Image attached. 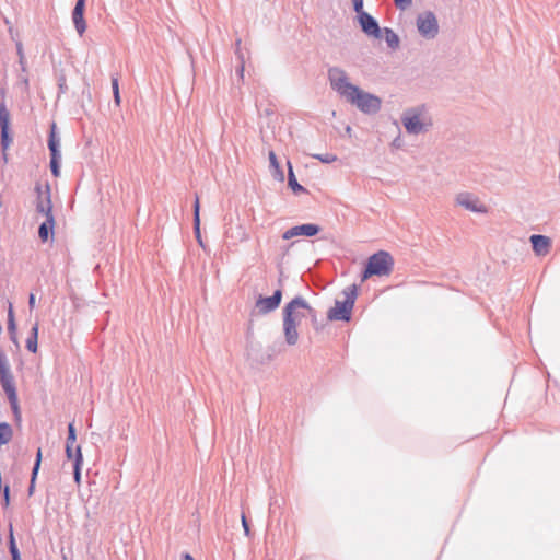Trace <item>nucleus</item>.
<instances>
[{"instance_id":"1","label":"nucleus","mask_w":560,"mask_h":560,"mask_svg":"<svg viewBox=\"0 0 560 560\" xmlns=\"http://www.w3.org/2000/svg\"><path fill=\"white\" fill-rule=\"evenodd\" d=\"M401 122L406 131L410 135L425 132L432 126V120L427 115V110L423 105L406 109L401 116Z\"/></svg>"},{"instance_id":"2","label":"nucleus","mask_w":560,"mask_h":560,"mask_svg":"<svg viewBox=\"0 0 560 560\" xmlns=\"http://www.w3.org/2000/svg\"><path fill=\"white\" fill-rule=\"evenodd\" d=\"M394 268V258L388 252L378 250L368 259L365 269L362 273V281L372 276H389Z\"/></svg>"},{"instance_id":"3","label":"nucleus","mask_w":560,"mask_h":560,"mask_svg":"<svg viewBox=\"0 0 560 560\" xmlns=\"http://www.w3.org/2000/svg\"><path fill=\"white\" fill-rule=\"evenodd\" d=\"M358 294L355 284L349 285L342 291L343 300H336L335 306L331 307L327 317L329 320H343L348 322L351 318V312Z\"/></svg>"},{"instance_id":"4","label":"nucleus","mask_w":560,"mask_h":560,"mask_svg":"<svg viewBox=\"0 0 560 560\" xmlns=\"http://www.w3.org/2000/svg\"><path fill=\"white\" fill-rule=\"evenodd\" d=\"M347 102H349L351 105L357 106V108L360 112L366 115L376 114L382 106V101L378 96L365 92L361 90L359 86L357 88V92H353Z\"/></svg>"},{"instance_id":"5","label":"nucleus","mask_w":560,"mask_h":560,"mask_svg":"<svg viewBox=\"0 0 560 560\" xmlns=\"http://www.w3.org/2000/svg\"><path fill=\"white\" fill-rule=\"evenodd\" d=\"M328 80L331 89L346 101H348L353 92H357L358 86L350 83L346 71L339 67L328 69Z\"/></svg>"},{"instance_id":"6","label":"nucleus","mask_w":560,"mask_h":560,"mask_svg":"<svg viewBox=\"0 0 560 560\" xmlns=\"http://www.w3.org/2000/svg\"><path fill=\"white\" fill-rule=\"evenodd\" d=\"M289 317L293 324L299 325L307 316L316 318L315 310L302 296H295L283 307V318Z\"/></svg>"},{"instance_id":"7","label":"nucleus","mask_w":560,"mask_h":560,"mask_svg":"<svg viewBox=\"0 0 560 560\" xmlns=\"http://www.w3.org/2000/svg\"><path fill=\"white\" fill-rule=\"evenodd\" d=\"M417 30L419 34L427 39H433L439 34V23L435 14L425 11L417 16Z\"/></svg>"},{"instance_id":"8","label":"nucleus","mask_w":560,"mask_h":560,"mask_svg":"<svg viewBox=\"0 0 560 560\" xmlns=\"http://www.w3.org/2000/svg\"><path fill=\"white\" fill-rule=\"evenodd\" d=\"M0 383L8 398H14L16 394L14 377L11 373L8 357L0 347Z\"/></svg>"},{"instance_id":"9","label":"nucleus","mask_w":560,"mask_h":560,"mask_svg":"<svg viewBox=\"0 0 560 560\" xmlns=\"http://www.w3.org/2000/svg\"><path fill=\"white\" fill-rule=\"evenodd\" d=\"M35 189L37 192L36 211L45 215L46 219H55L52 214V205L50 199L49 186L47 185L45 190H43L42 187L37 185Z\"/></svg>"},{"instance_id":"10","label":"nucleus","mask_w":560,"mask_h":560,"mask_svg":"<svg viewBox=\"0 0 560 560\" xmlns=\"http://www.w3.org/2000/svg\"><path fill=\"white\" fill-rule=\"evenodd\" d=\"M456 205L475 213H485L487 208L479 199L470 192H459L455 198Z\"/></svg>"},{"instance_id":"11","label":"nucleus","mask_w":560,"mask_h":560,"mask_svg":"<svg viewBox=\"0 0 560 560\" xmlns=\"http://www.w3.org/2000/svg\"><path fill=\"white\" fill-rule=\"evenodd\" d=\"M282 291L280 289L276 290L271 296L264 298L259 296L256 301L255 307L259 314H268L276 308L281 303Z\"/></svg>"},{"instance_id":"12","label":"nucleus","mask_w":560,"mask_h":560,"mask_svg":"<svg viewBox=\"0 0 560 560\" xmlns=\"http://www.w3.org/2000/svg\"><path fill=\"white\" fill-rule=\"evenodd\" d=\"M9 124H10V113L4 103L0 104V130H1V147L2 150H7L11 142L12 138L9 133Z\"/></svg>"},{"instance_id":"13","label":"nucleus","mask_w":560,"mask_h":560,"mask_svg":"<svg viewBox=\"0 0 560 560\" xmlns=\"http://www.w3.org/2000/svg\"><path fill=\"white\" fill-rule=\"evenodd\" d=\"M358 22L364 34L374 38L381 37L382 30L377 21L371 14L362 13L360 16H358Z\"/></svg>"},{"instance_id":"14","label":"nucleus","mask_w":560,"mask_h":560,"mask_svg":"<svg viewBox=\"0 0 560 560\" xmlns=\"http://www.w3.org/2000/svg\"><path fill=\"white\" fill-rule=\"evenodd\" d=\"M320 228L317 224L305 223L301 225H295L287 230L282 234L283 240H291L295 236H314L319 232Z\"/></svg>"},{"instance_id":"15","label":"nucleus","mask_w":560,"mask_h":560,"mask_svg":"<svg viewBox=\"0 0 560 560\" xmlns=\"http://www.w3.org/2000/svg\"><path fill=\"white\" fill-rule=\"evenodd\" d=\"M84 7H85V0H77L74 9L72 11V21H73L74 27L80 36H82L86 30V23H85L84 16H83Z\"/></svg>"},{"instance_id":"16","label":"nucleus","mask_w":560,"mask_h":560,"mask_svg":"<svg viewBox=\"0 0 560 560\" xmlns=\"http://www.w3.org/2000/svg\"><path fill=\"white\" fill-rule=\"evenodd\" d=\"M283 334L285 342L289 346L296 345L299 340L298 325L293 324L292 319L288 316L283 318Z\"/></svg>"},{"instance_id":"17","label":"nucleus","mask_w":560,"mask_h":560,"mask_svg":"<svg viewBox=\"0 0 560 560\" xmlns=\"http://www.w3.org/2000/svg\"><path fill=\"white\" fill-rule=\"evenodd\" d=\"M530 243L537 255H546L550 246V238L545 235L534 234L530 236Z\"/></svg>"},{"instance_id":"18","label":"nucleus","mask_w":560,"mask_h":560,"mask_svg":"<svg viewBox=\"0 0 560 560\" xmlns=\"http://www.w3.org/2000/svg\"><path fill=\"white\" fill-rule=\"evenodd\" d=\"M268 158L273 178L279 182H283L284 173L280 167L276 153L273 151H269Z\"/></svg>"},{"instance_id":"19","label":"nucleus","mask_w":560,"mask_h":560,"mask_svg":"<svg viewBox=\"0 0 560 560\" xmlns=\"http://www.w3.org/2000/svg\"><path fill=\"white\" fill-rule=\"evenodd\" d=\"M55 129H56V125L52 124L51 131H50L49 139H48V148L50 151V156H61L60 149H59L60 140L57 137Z\"/></svg>"},{"instance_id":"20","label":"nucleus","mask_w":560,"mask_h":560,"mask_svg":"<svg viewBox=\"0 0 560 560\" xmlns=\"http://www.w3.org/2000/svg\"><path fill=\"white\" fill-rule=\"evenodd\" d=\"M287 164H288V168H289V172H288L289 187L293 190L294 194L306 192V189L298 183L291 162L288 161Z\"/></svg>"},{"instance_id":"21","label":"nucleus","mask_w":560,"mask_h":560,"mask_svg":"<svg viewBox=\"0 0 560 560\" xmlns=\"http://www.w3.org/2000/svg\"><path fill=\"white\" fill-rule=\"evenodd\" d=\"M55 219H46L38 228V236L42 242H47L49 235L52 234Z\"/></svg>"},{"instance_id":"22","label":"nucleus","mask_w":560,"mask_h":560,"mask_svg":"<svg viewBox=\"0 0 560 560\" xmlns=\"http://www.w3.org/2000/svg\"><path fill=\"white\" fill-rule=\"evenodd\" d=\"M200 203H199V197L196 196L195 202H194V231L196 234V238L199 243H201L200 240Z\"/></svg>"},{"instance_id":"23","label":"nucleus","mask_w":560,"mask_h":560,"mask_svg":"<svg viewBox=\"0 0 560 560\" xmlns=\"http://www.w3.org/2000/svg\"><path fill=\"white\" fill-rule=\"evenodd\" d=\"M383 33L387 46L394 50L397 49L400 43L398 35L392 28L388 27H385L383 30Z\"/></svg>"},{"instance_id":"24","label":"nucleus","mask_w":560,"mask_h":560,"mask_svg":"<svg viewBox=\"0 0 560 560\" xmlns=\"http://www.w3.org/2000/svg\"><path fill=\"white\" fill-rule=\"evenodd\" d=\"M37 338H38V324L36 323L31 330V335L26 339V348L30 352L35 353L37 351Z\"/></svg>"},{"instance_id":"25","label":"nucleus","mask_w":560,"mask_h":560,"mask_svg":"<svg viewBox=\"0 0 560 560\" xmlns=\"http://www.w3.org/2000/svg\"><path fill=\"white\" fill-rule=\"evenodd\" d=\"M82 462H83V457H82V453H81V447L77 446L75 447V460L73 463V478L78 483L80 482V479H81Z\"/></svg>"},{"instance_id":"26","label":"nucleus","mask_w":560,"mask_h":560,"mask_svg":"<svg viewBox=\"0 0 560 560\" xmlns=\"http://www.w3.org/2000/svg\"><path fill=\"white\" fill-rule=\"evenodd\" d=\"M40 462H42V450L38 448L37 453H36V459H35V463H34V467L32 469L31 485L28 487V493L30 494H32L33 491H34L35 479H36V476H37L39 467H40Z\"/></svg>"},{"instance_id":"27","label":"nucleus","mask_w":560,"mask_h":560,"mask_svg":"<svg viewBox=\"0 0 560 560\" xmlns=\"http://www.w3.org/2000/svg\"><path fill=\"white\" fill-rule=\"evenodd\" d=\"M13 431L9 423L1 422L0 423V446L7 444L12 439Z\"/></svg>"},{"instance_id":"28","label":"nucleus","mask_w":560,"mask_h":560,"mask_svg":"<svg viewBox=\"0 0 560 560\" xmlns=\"http://www.w3.org/2000/svg\"><path fill=\"white\" fill-rule=\"evenodd\" d=\"M9 550L12 556V560H21L20 551L15 544V539H14L12 529L10 530V536H9Z\"/></svg>"},{"instance_id":"29","label":"nucleus","mask_w":560,"mask_h":560,"mask_svg":"<svg viewBox=\"0 0 560 560\" xmlns=\"http://www.w3.org/2000/svg\"><path fill=\"white\" fill-rule=\"evenodd\" d=\"M112 89L114 95V102L117 106L120 105V93H119V81L117 75H112Z\"/></svg>"},{"instance_id":"30","label":"nucleus","mask_w":560,"mask_h":560,"mask_svg":"<svg viewBox=\"0 0 560 560\" xmlns=\"http://www.w3.org/2000/svg\"><path fill=\"white\" fill-rule=\"evenodd\" d=\"M8 332L9 335H13V332H16V323L12 305H10L8 311Z\"/></svg>"},{"instance_id":"31","label":"nucleus","mask_w":560,"mask_h":560,"mask_svg":"<svg viewBox=\"0 0 560 560\" xmlns=\"http://www.w3.org/2000/svg\"><path fill=\"white\" fill-rule=\"evenodd\" d=\"M60 160L61 156H50V171L55 177L60 175Z\"/></svg>"},{"instance_id":"32","label":"nucleus","mask_w":560,"mask_h":560,"mask_svg":"<svg viewBox=\"0 0 560 560\" xmlns=\"http://www.w3.org/2000/svg\"><path fill=\"white\" fill-rule=\"evenodd\" d=\"M314 159L320 161L322 163L330 164L335 161H337V156L331 153H325V154H313Z\"/></svg>"},{"instance_id":"33","label":"nucleus","mask_w":560,"mask_h":560,"mask_svg":"<svg viewBox=\"0 0 560 560\" xmlns=\"http://www.w3.org/2000/svg\"><path fill=\"white\" fill-rule=\"evenodd\" d=\"M77 441L75 429L73 423L68 424V436L66 445L73 446Z\"/></svg>"},{"instance_id":"34","label":"nucleus","mask_w":560,"mask_h":560,"mask_svg":"<svg viewBox=\"0 0 560 560\" xmlns=\"http://www.w3.org/2000/svg\"><path fill=\"white\" fill-rule=\"evenodd\" d=\"M12 408V411L14 416L19 419L20 418V408H19V401H18V395L14 396V398H8Z\"/></svg>"},{"instance_id":"35","label":"nucleus","mask_w":560,"mask_h":560,"mask_svg":"<svg viewBox=\"0 0 560 560\" xmlns=\"http://www.w3.org/2000/svg\"><path fill=\"white\" fill-rule=\"evenodd\" d=\"M394 2L400 10H406L412 4V0H394Z\"/></svg>"},{"instance_id":"36","label":"nucleus","mask_w":560,"mask_h":560,"mask_svg":"<svg viewBox=\"0 0 560 560\" xmlns=\"http://www.w3.org/2000/svg\"><path fill=\"white\" fill-rule=\"evenodd\" d=\"M353 9L357 12L358 16H360L362 13H366L363 10V0H353Z\"/></svg>"},{"instance_id":"37","label":"nucleus","mask_w":560,"mask_h":560,"mask_svg":"<svg viewBox=\"0 0 560 560\" xmlns=\"http://www.w3.org/2000/svg\"><path fill=\"white\" fill-rule=\"evenodd\" d=\"M242 526L244 528L245 535L247 537H249L250 536V528H249L248 522H247L246 516H245L244 513L242 514Z\"/></svg>"},{"instance_id":"38","label":"nucleus","mask_w":560,"mask_h":560,"mask_svg":"<svg viewBox=\"0 0 560 560\" xmlns=\"http://www.w3.org/2000/svg\"><path fill=\"white\" fill-rule=\"evenodd\" d=\"M66 455L68 459L75 460V452H73V446L66 445Z\"/></svg>"},{"instance_id":"39","label":"nucleus","mask_w":560,"mask_h":560,"mask_svg":"<svg viewBox=\"0 0 560 560\" xmlns=\"http://www.w3.org/2000/svg\"><path fill=\"white\" fill-rule=\"evenodd\" d=\"M3 495H4L5 504H9V500H10V488H9V486L4 487Z\"/></svg>"},{"instance_id":"40","label":"nucleus","mask_w":560,"mask_h":560,"mask_svg":"<svg viewBox=\"0 0 560 560\" xmlns=\"http://www.w3.org/2000/svg\"><path fill=\"white\" fill-rule=\"evenodd\" d=\"M28 306L31 310H33L35 307V295L33 293L30 294Z\"/></svg>"},{"instance_id":"41","label":"nucleus","mask_w":560,"mask_h":560,"mask_svg":"<svg viewBox=\"0 0 560 560\" xmlns=\"http://www.w3.org/2000/svg\"><path fill=\"white\" fill-rule=\"evenodd\" d=\"M16 50H18V54H19V56H20V60L22 61V59H23L24 55H23V47H22V44H21V43H19V44L16 45Z\"/></svg>"},{"instance_id":"42","label":"nucleus","mask_w":560,"mask_h":560,"mask_svg":"<svg viewBox=\"0 0 560 560\" xmlns=\"http://www.w3.org/2000/svg\"><path fill=\"white\" fill-rule=\"evenodd\" d=\"M10 340L12 342H14L16 345V347H19L16 332H13V335H10Z\"/></svg>"},{"instance_id":"43","label":"nucleus","mask_w":560,"mask_h":560,"mask_svg":"<svg viewBox=\"0 0 560 560\" xmlns=\"http://www.w3.org/2000/svg\"><path fill=\"white\" fill-rule=\"evenodd\" d=\"M237 74L242 78L244 73V65L242 63L241 67L236 70Z\"/></svg>"},{"instance_id":"44","label":"nucleus","mask_w":560,"mask_h":560,"mask_svg":"<svg viewBox=\"0 0 560 560\" xmlns=\"http://www.w3.org/2000/svg\"><path fill=\"white\" fill-rule=\"evenodd\" d=\"M183 559L184 560H195L194 557L190 553H187V552L183 555Z\"/></svg>"},{"instance_id":"45","label":"nucleus","mask_w":560,"mask_h":560,"mask_svg":"<svg viewBox=\"0 0 560 560\" xmlns=\"http://www.w3.org/2000/svg\"><path fill=\"white\" fill-rule=\"evenodd\" d=\"M240 46H241V39H237V40H236V49H237V50L240 49Z\"/></svg>"},{"instance_id":"46","label":"nucleus","mask_w":560,"mask_h":560,"mask_svg":"<svg viewBox=\"0 0 560 560\" xmlns=\"http://www.w3.org/2000/svg\"><path fill=\"white\" fill-rule=\"evenodd\" d=\"M346 131H347L348 133H350V132H351V127H350V126H348V127L346 128Z\"/></svg>"}]
</instances>
